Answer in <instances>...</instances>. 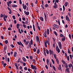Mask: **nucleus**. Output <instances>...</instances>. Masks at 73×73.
<instances>
[{"label":"nucleus","mask_w":73,"mask_h":73,"mask_svg":"<svg viewBox=\"0 0 73 73\" xmlns=\"http://www.w3.org/2000/svg\"><path fill=\"white\" fill-rule=\"evenodd\" d=\"M54 56L55 59H57V57L56 56V54H54Z\"/></svg>","instance_id":"obj_35"},{"label":"nucleus","mask_w":73,"mask_h":73,"mask_svg":"<svg viewBox=\"0 0 73 73\" xmlns=\"http://www.w3.org/2000/svg\"><path fill=\"white\" fill-rule=\"evenodd\" d=\"M3 19L5 21H6V19H5V17L4 16V17H3Z\"/></svg>","instance_id":"obj_60"},{"label":"nucleus","mask_w":73,"mask_h":73,"mask_svg":"<svg viewBox=\"0 0 73 73\" xmlns=\"http://www.w3.org/2000/svg\"><path fill=\"white\" fill-rule=\"evenodd\" d=\"M65 66L66 68H68V65L66 63L65 64Z\"/></svg>","instance_id":"obj_17"},{"label":"nucleus","mask_w":73,"mask_h":73,"mask_svg":"<svg viewBox=\"0 0 73 73\" xmlns=\"http://www.w3.org/2000/svg\"><path fill=\"white\" fill-rule=\"evenodd\" d=\"M23 27L24 28H27V25H26L25 24H23Z\"/></svg>","instance_id":"obj_28"},{"label":"nucleus","mask_w":73,"mask_h":73,"mask_svg":"<svg viewBox=\"0 0 73 73\" xmlns=\"http://www.w3.org/2000/svg\"><path fill=\"white\" fill-rule=\"evenodd\" d=\"M22 64H23V66H25V65H26V63H22Z\"/></svg>","instance_id":"obj_62"},{"label":"nucleus","mask_w":73,"mask_h":73,"mask_svg":"<svg viewBox=\"0 0 73 73\" xmlns=\"http://www.w3.org/2000/svg\"><path fill=\"white\" fill-rule=\"evenodd\" d=\"M22 20L23 21H25V17H23L22 18Z\"/></svg>","instance_id":"obj_64"},{"label":"nucleus","mask_w":73,"mask_h":73,"mask_svg":"<svg viewBox=\"0 0 73 73\" xmlns=\"http://www.w3.org/2000/svg\"><path fill=\"white\" fill-rule=\"evenodd\" d=\"M44 16L45 21H47V17H46V15L45 13H44Z\"/></svg>","instance_id":"obj_7"},{"label":"nucleus","mask_w":73,"mask_h":73,"mask_svg":"<svg viewBox=\"0 0 73 73\" xmlns=\"http://www.w3.org/2000/svg\"><path fill=\"white\" fill-rule=\"evenodd\" d=\"M66 70L68 73L69 72V68H67L66 69Z\"/></svg>","instance_id":"obj_39"},{"label":"nucleus","mask_w":73,"mask_h":73,"mask_svg":"<svg viewBox=\"0 0 73 73\" xmlns=\"http://www.w3.org/2000/svg\"><path fill=\"white\" fill-rule=\"evenodd\" d=\"M68 53L69 54H70V50L69 48L68 49Z\"/></svg>","instance_id":"obj_43"},{"label":"nucleus","mask_w":73,"mask_h":73,"mask_svg":"<svg viewBox=\"0 0 73 73\" xmlns=\"http://www.w3.org/2000/svg\"><path fill=\"white\" fill-rule=\"evenodd\" d=\"M48 45H50V42H48V40L44 42V46L46 48H47V44Z\"/></svg>","instance_id":"obj_1"},{"label":"nucleus","mask_w":73,"mask_h":73,"mask_svg":"<svg viewBox=\"0 0 73 73\" xmlns=\"http://www.w3.org/2000/svg\"><path fill=\"white\" fill-rule=\"evenodd\" d=\"M8 43V41L7 40H5V44H7Z\"/></svg>","instance_id":"obj_34"},{"label":"nucleus","mask_w":73,"mask_h":73,"mask_svg":"<svg viewBox=\"0 0 73 73\" xmlns=\"http://www.w3.org/2000/svg\"><path fill=\"white\" fill-rule=\"evenodd\" d=\"M7 8H8V10H9V11H12V10H11V9H10L9 8V7H8Z\"/></svg>","instance_id":"obj_54"},{"label":"nucleus","mask_w":73,"mask_h":73,"mask_svg":"<svg viewBox=\"0 0 73 73\" xmlns=\"http://www.w3.org/2000/svg\"><path fill=\"white\" fill-rule=\"evenodd\" d=\"M10 46H11L12 48H14V47H15V46L11 44Z\"/></svg>","instance_id":"obj_50"},{"label":"nucleus","mask_w":73,"mask_h":73,"mask_svg":"<svg viewBox=\"0 0 73 73\" xmlns=\"http://www.w3.org/2000/svg\"><path fill=\"white\" fill-rule=\"evenodd\" d=\"M33 40H32V39H31V40L29 42V46H31V45H33Z\"/></svg>","instance_id":"obj_5"},{"label":"nucleus","mask_w":73,"mask_h":73,"mask_svg":"<svg viewBox=\"0 0 73 73\" xmlns=\"http://www.w3.org/2000/svg\"><path fill=\"white\" fill-rule=\"evenodd\" d=\"M53 26L54 27H55V28H58V26L56 24H54L53 25Z\"/></svg>","instance_id":"obj_8"},{"label":"nucleus","mask_w":73,"mask_h":73,"mask_svg":"<svg viewBox=\"0 0 73 73\" xmlns=\"http://www.w3.org/2000/svg\"><path fill=\"white\" fill-rule=\"evenodd\" d=\"M23 41L24 42H25V45H28L29 44V41H26V40H23Z\"/></svg>","instance_id":"obj_4"},{"label":"nucleus","mask_w":73,"mask_h":73,"mask_svg":"<svg viewBox=\"0 0 73 73\" xmlns=\"http://www.w3.org/2000/svg\"><path fill=\"white\" fill-rule=\"evenodd\" d=\"M51 61H52L53 64H54V60H53V59H52Z\"/></svg>","instance_id":"obj_37"},{"label":"nucleus","mask_w":73,"mask_h":73,"mask_svg":"<svg viewBox=\"0 0 73 73\" xmlns=\"http://www.w3.org/2000/svg\"><path fill=\"white\" fill-rule=\"evenodd\" d=\"M52 52H53V51H52L50 50H49V53L50 55H52Z\"/></svg>","instance_id":"obj_21"},{"label":"nucleus","mask_w":73,"mask_h":73,"mask_svg":"<svg viewBox=\"0 0 73 73\" xmlns=\"http://www.w3.org/2000/svg\"><path fill=\"white\" fill-rule=\"evenodd\" d=\"M46 52L47 54H49V51L47 49L46 50Z\"/></svg>","instance_id":"obj_33"},{"label":"nucleus","mask_w":73,"mask_h":73,"mask_svg":"<svg viewBox=\"0 0 73 73\" xmlns=\"http://www.w3.org/2000/svg\"><path fill=\"white\" fill-rule=\"evenodd\" d=\"M39 53H40V49H38L37 52V54H39Z\"/></svg>","instance_id":"obj_38"},{"label":"nucleus","mask_w":73,"mask_h":73,"mask_svg":"<svg viewBox=\"0 0 73 73\" xmlns=\"http://www.w3.org/2000/svg\"><path fill=\"white\" fill-rule=\"evenodd\" d=\"M32 61L33 62V63L34 64H36V62H35V59H33Z\"/></svg>","instance_id":"obj_41"},{"label":"nucleus","mask_w":73,"mask_h":73,"mask_svg":"<svg viewBox=\"0 0 73 73\" xmlns=\"http://www.w3.org/2000/svg\"><path fill=\"white\" fill-rule=\"evenodd\" d=\"M8 30H9V31H11V30H12V29H11V28L10 27H9L8 28Z\"/></svg>","instance_id":"obj_56"},{"label":"nucleus","mask_w":73,"mask_h":73,"mask_svg":"<svg viewBox=\"0 0 73 73\" xmlns=\"http://www.w3.org/2000/svg\"><path fill=\"white\" fill-rule=\"evenodd\" d=\"M36 24H38V26H37V27L38 28V30H39V31H40V27H39L38 26V23H36Z\"/></svg>","instance_id":"obj_16"},{"label":"nucleus","mask_w":73,"mask_h":73,"mask_svg":"<svg viewBox=\"0 0 73 73\" xmlns=\"http://www.w3.org/2000/svg\"><path fill=\"white\" fill-rule=\"evenodd\" d=\"M58 45H59V47L60 49H62V47L61 46V43L60 42H58Z\"/></svg>","instance_id":"obj_3"},{"label":"nucleus","mask_w":73,"mask_h":73,"mask_svg":"<svg viewBox=\"0 0 73 73\" xmlns=\"http://www.w3.org/2000/svg\"><path fill=\"white\" fill-rule=\"evenodd\" d=\"M59 68H58V70H60V69L61 70V65L60 64L59 65Z\"/></svg>","instance_id":"obj_53"},{"label":"nucleus","mask_w":73,"mask_h":73,"mask_svg":"<svg viewBox=\"0 0 73 73\" xmlns=\"http://www.w3.org/2000/svg\"><path fill=\"white\" fill-rule=\"evenodd\" d=\"M69 37L70 39H71V35L69 34Z\"/></svg>","instance_id":"obj_58"},{"label":"nucleus","mask_w":73,"mask_h":73,"mask_svg":"<svg viewBox=\"0 0 73 73\" xmlns=\"http://www.w3.org/2000/svg\"><path fill=\"white\" fill-rule=\"evenodd\" d=\"M44 36L45 37H47V35H46V32H45L44 34H43Z\"/></svg>","instance_id":"obj_19"},{"label":"nucleus","mask_w":73,"mask_h":73,"mask_svg":"<svg viewBox=\"0 0 73 73\" xmlns=\"http://www.w3.org/2000/svg\"><path fill=\"white\" fill-rule=\"evenodd\" d=\"M46 32L47 35H49V29H47Z\"/></svg>","instance_id":"obj_13"},{"label":"nucleus","mask_w":73,"mask_h":73,"mask_svg":"<svg viewBox=\"0 0 73 73\" xmlns=\"http://www.w3.org/2000/svg\"><path fill=\"white\" fill-rule=\"evenodd\" d=\"M30 58L31 59V60H33V57L32 56H29Z\"/></svg>","instance_id":"obj_48"},{"label":"nucleus","mask_w":73,"mask_h":73,"mask_svg":"<svg viewBox=\"0 0 73 73\" xmlns=\"http://www.w3.org/2000/svg\"><path fill=\"white\" fill-rule=\"evenodd\" d=\"M23 8L24 9H27V5H25V6H23Z\"/></svg>","instance_id":"obj_27"},{"label":"nucleus","mask_w":73,"mask_h":73,"mask_svg":"<svg viewBox=\"0 0 73 73\" xmlns=\"http://www.w3.org/2000/svg\"><path fill=\"white\" fill-rule=\"evenodd\" d=\"M66 20H67V21H70V19H69V17H68L67 15H66Z\"/></svg>","instance_id":"obj_12"},{"label":"nucleus","mask_w":73,"mask_h":73,"mask_svg":"<svg viewBox=\"0 0 73 73\" xmlns=\"http://www.w3.org/2000/svg\"><path fill=\"white\" fill-rule=\"evenodd\" d=\"M33 30L34 31H35V32L36 30H35V25H33Z\"/></svg>","instance_id":"obj_32"},{"label":"nucleus","mask_w":73,"mask_h":73,"mask_svg":"<svg viewBox=\"0 0 73 73\" xmlns=\"http://www.w3.org/2000/svg\"><path fill=\"white\" fill-rule=\"evenodd\" d=\"M46 62H47V64L48 65H49V59H47Z\"/></svg>","instance_id":"obj_15"},{"label":"nucleus","mask_w":73,"mask_h":73,"mask_svg":"<svg viewBox=\"0 0 73 73\" xmlns=\"http://www.w3.org/2000/svg\"><path fill=\"white\" fill-rule=\"evenodd\" d=\"M56 50L58 52V53H60V48H58V46H57L56 48Z\"/></svg>","instance_id":"obj_2"},{"label":"nucleus","mask_w":73,"mask_h":73,"mask_svg":"<svg viewBox=\"0 0 73 73\" xmlns=\"http://www.w3.org/2000/svg\"><path fill=\"white\" fill-rule=\"evenodd\" d=\"M15 66L16 67L17 70H19V67H18V66H17V64H15Z\"/></svg>","instance_id":"obj_30"},{"label":"nucleus","mask_w":73,"mask_h":73,"mask_svg":"<svg viewBox=\"0 0 73 73\" xmlns=\"http://www.w3.org/2000/svg\"><path fill=\"white\" fill-rule=\"evenodd\" d=\"M73 66L72 64H70L68 65V67L69 68H71V67H73Z\"/></svg>","instance_id":"obj_14"},{"label":"nucleus","mask_w":73,"mask_h":73,"mask_svg":"<svg viewBox=\"0 0 73 73\" xmlns=\"http://www.w3.org/2000/svg\"><path fill=\"white\" fill-rule=\"evenodd\" d=\"M33 51L34 52H36V49L35 48H34L33 49Z\"/></svg>","instance_id":"obj_46"},{"label":"nucleus","mask_w":73,"mask_h":73,"mask_svg":"<svg viewBox=\"0 0 73 73\" xmlns=\"http://www.w3.org/2000/svg\"><path fill=\"white\" fill-rule=\"evenodd\" d=\"M62 63H63V64H65V63H66L64 60H62Z\"/></svg>","instance_id":"obj_44"},{"label":"nucleus","mask_w":73,"mask_h":73,"mask_svg":"<svg viewBox=\"0 0 73 73\" xmlns=\"http://www.w3.org/2000/svg\"><path fill=\"white\" fill-rule=\"evenodd\" d=\"M54 33L55 35L56 36H57V33L56 31L54 32Z\"/></svg>","instance_id":"obj_61"},{"label":"nucleus","mask_w":73,"mask_h":73,"mask_svg":"<svg viewBox=\"0 0 73 73\" xmlns=\"http://www.w3.org/2000/svg\"><path fill=\"white\" fill-rule=\"evenodd\" d=\"M24 13H25V15H29V12H26V11H25Z\"/></svg>","instance_id":"obj_10"},{"label":"nucleus","mask_w":73,"mask_h":73,"mask_svg":"<svg viewBox=\"0 0 73 73\" xmlns=\"http://www.w3.org/2000/svg\"><path fill=\"white\" fill-rule=\"evenodd\" d=\"M19 4H22V2L21 1V0H19Z\"/></svg>","instance_id":"obj_49"},{"label":"nucleus","mask_w":73,"mask_h":73,"mask_svg":"<svg viewBox=\"0 0 73 73\" xmlns=\"http://www.w3.org/2000/svg\"><path fill=\"white\" fill-rule=\"evenodd\" d=\"M56 61L57 62L58 64H59V61L58 60V58L56 59Z\"/></svg>","instance_id":"obj_20"},{"label":"nucleus","mask_w":73,"mask_h":73,"mask_svg":"<svg viewBox=\"0 0 73 73\" xmlns=\"http://www.w3.org/2000/svg\"><path fill=\"white\" fill-rule=\"evenodd\" d=\"M48 6V4H46L44 5V6L45 8H47Z\"/></svg>","instance_id":"obj_40"},{"label":"nucleus","mask_w":73,"mask_h":73,"mask_svg":"<svg viewBox=\"0 0 73 73\" xmlns=\"http://www.w3.org/2000/svg\"><path fill=\"white\" fill-rule=\"evenodd\" d=\"M18 31H19V33H20V34H21L22 33L21 32V31H20V29H18Z\"/></svg>","instance_id":"obj_47"},{"label":"nucleus","mask_w":73,"mask_h":73,"mask_svg":"<svg viewBox=\"0 0 73 73\" xmlns=\"http://www.w3.org/2000/svg\"><path fill=\"white\" fill-rule=\"evenodd\" d=\"M13 20H15V19H16V18H15V15L13 16Z\"/></svg>","instance_id":"obj_52"},{"label":"nucleus","mask_w":73,"mask_h":73,"mask_svg":"<svg viewBox=\"0 0 73 73\" xmlns=\"http://www.w3.org/2000/svg\"><path fill=\"white\" fill-rule=\"evenodd\" d=\"M66 38L65 37H64L63 38H62V41H65V40Z\"/></svg>","instance_id":"obj_24"},{"label":"nucleus","mask_w":73,"mask_h":73,"mask_svg":"<svg viewBox=\"0 0 73 73\" xmlns=\"http://www.w3.org/2000/svg\"><path fill=\"white\" fill-rule=\"evenodd\" d=\"M52 66V68L54 70H55V71H56V68H55V66H54L53 65Z\"/></svg>","instance_id":"obj_29"},{"label":"nucleus","mask_w":73,"mask_h":73,"mask_svg":"<svg viewBox=\"0 0 73 73\" xmlns=\"http://www.w3.org/2000/svg\"><path fill=\"white\" fill-rule=\"evenodd\" d=\"M31 66L33 69H36V66H33V65H31Z\"/></svg>","instance_id":"obj_6"},{"label":"nucleus","mask_w":73,"mask_h":73,"mask_svg":"<svg viewBox=\"0 0 73 73\" xmlns=\"http://www.w3.org/2000/svg\"><path fill=\"white\" fill-rule=\"evenodd\" d=\"M36 38L37 41H38V42L40 43V40L39 39V37L38 36H36Z\"/></svg>","instance_id":"obj_9"},{"label":"nucleus","mask_w":73,"mask_h":73,"mask_svg":"<svg viewBox=\"0 0 73 73\" xmlns=\"http://www.w3.org/2000/svg\"><path fill=\"white\" fill-rule=\"evenodd\" d=\"M17 7V5H12V7H14L15 8V7Z\"/></svg>","instance_id":"obj_31"},{"label":"nucleus","mask_w":73,"mask_h":73,"mask_svg":"<svg viewBox=\"0 0 73 73\" xmlns=\"http://www.w3.org/2000/svg\"><path fill=\"white\" fill-rule=\"evenodd\" d=\"M63 11H65V6L64 5H63Z\"/></svg>","instance_id":"obj_63"},{"label":"nucleus","mask_w":73,"mask_h":73,"mask_svg":"<svg viewBox=\"0 0 73 73\" xmlns=\"http://www.w3.org/2000/svg\"><path fill=\"white\" fill-rule=\"evenodd\" d=\"M68 15L70 16V17H71L72 15H71V14H70V12H69L68 13Z\"/></svg>","instance_id":"obj_36"},{"label":"nucleus","mask_w":73,"mask_h":73,"mask_svg":"<svg viewBox=\"0 0 73 73\" xmlns=\"http://www.w3.org/2000/svg\"><path fill=\"white\" fill-rule=\"evenodd\" d=\"M60 37H64V35H62V34H61L60 35Z\"/></svg>","instance_id":"obj_59"},{"label":"nucleus","mask_w":73,"mask_h":73,"mask_svg":"<svg viewBox=\"0 0 73 73\" xmlns=\"http://www.w3.org/2000/svg\"><path fill=\"white\" fill-rule=\"evenodd\" d=\"M17 54V53L16 52H15L14 53V56L15 57H16Z\"/></svg>","instance_id":"obj_18"},{"label":"nucleus","mask_w":73,"mask_h":73,"mask_svg":"<svg viewBox=\"0 0 73 73\" xmlns=\"http://www.w3.org/2000/svg\"><path fill=\"white\" fill-rule=\"evenodd\" d=\"M44 53L45 56H46V51L45 50H44Z\"/></svg>","instance_id":"obj_26"},{"label":"nucleus","mask_w":73,"mask_h":73,"mask_svg":"<svg viewBox=\"0 0 73 73\" xmlns=\"http://www.w3.org/2000/svg\"><path fill=\"white\" fill-rule=\"evenodd\" d=\"M58 23L59 25H60V20L59 19L58 20Z\"/></svg>","instance_id":"obj_57"},{"label":"nucleus","mask_w":73,"mask_h":73,"mask_svg":"<svg viewBox=\"0 0 73 73\" xmlns=\"http://www.w3.org/2000/svg\"><path fill=\"white\" fill-rule=\"evenodd\" d=\"M19 27H20V25L19 24H17V29H19Z\"/></svg>","instance_id":"obj_25"},{"label":"nucleus","mask_w":73,"mask_h":73,"mask_svg":"<svg viewBox=\"0 0 73 73\" xmlns=\"http://www.w3.org/2000/svg\"><path fill=\"white\" fill-rule=\"evenodd\" d=\"M40 20H41V21H44V19L43 18V17H40Z\"/></svg>","instance_id":"obj_22"},{"label":"nucleus","mask_w":73,"mask_h":73,"mask_svg":"<svg viewBox=\"0 0 73 73\" xmlns=\"http://www.w3.org/2000/svg\"><path fill=\"white\" fill-rule=\"evenodd\" d=\"M22 59L23 60V61L24 62H26V59L25 58V57H23L22 58Z\"/></svg>","instance_id":"obj_23"},{"label":"nucleus","mask_w":73,"mask_h":73,"mask_svg":"<svg viewBox=\"0 0 73 73\" xmlns=\"http://www.w3.org/2000/svg\"><path fill=\"white\" fill-rule=\"evenodd\" d=\"M44 5H41V7L43 9H44Z\"/></svg>","instance_id":"obj_51"},{"label":"nucleus","mask_w":73,"mask_h":73,"mask_svg":"<svg viewBox=\"0 0 73 73\" xmlns=\"http://www.w3.org/2000/svg\"><path fill=\"white\" fill-rule=\"evenodd\" d=\"M69 5V3L68 2H65V3L64 4V6L65 7H67L68 6V5Z\"/></svg>","instance_id":"obj_11"},{"label":"nucleus","mask_w":73,"mask_h":73,"mask_svg":"<svg viewBox=\"0 0 73 73\" xmlns=\"http://www.w3.org/2000/svg\"><path fill=\"white\" fill-rule=\"evenodd\" d=\"M68 60V61H69V56H67L66 57Z\"/></svg>","instance_id":"obj_42"},{"label":"nucleus","mask_w":73,"mask_h":73,"mask_svg":"<svg viewBox=\"0 0 73 73\" xmlns=\"http://www.w3.org/2000/svg\"><path fill=\"white\" fill-rule=\"evenodd\" d=\"M70 57L71 59H72V55L71 54H70Z\"/></svg>","instance_id":"obj_55"},{"label":"nucleus","mask_w":73,"mask_h":73,"mask_svg":"<svg viewBox=\"0 0 73 73\" xmlns=\"http://www.w3.org/2000/svg\"><path fill=\"white\" fill-rule=\"evenodd\" d=\"M17 44H18L19 45H21V43H20V42H17Z\"/></svg>","instance_id":"obj_45"}]
</instances>
